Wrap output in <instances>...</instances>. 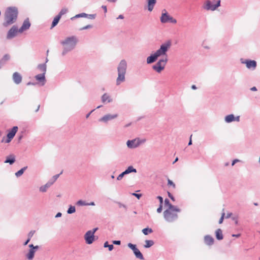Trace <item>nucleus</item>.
Listing matches in <instances>:
<instances>
[{"label":"nucleus","instance_id":"obj_1","mask_svg":"<svg viewBox=\"0 0 260 260\" xmlns=\"http://www.w3.org/2000/svg\"><path fill=\"white\" fill-rule=\"evenodd\" d=\"M18 14V11L16 7H10L7 8L5 13L3 26L7 27L15 23L17 20Z\"/></svg>","mask_w":260,"mask_h":260},{"label":"nucleus","instance_id":"obj_2","mask_svg":"<svg viewBox=\"0 0 260 260\" xmlns=\"http://www.w3.org/2000/svg\"><path fill=\"white\" fill-rule=\"evenodd\" d=\"M78 42V39L75 36L66 37L64 40L61 41L60 43L63 46L62 55L64 56L68 52L74 49Z\"/></svg>","mask_w":260,"mask_h":260},{"label":"nucleus","instance_id":"obj_3","mask_svg":"<svg viewBox=\"0 0 260 260\" xmlns=\"http://www.w3.org/2000/svg\"><path fill=\"white\" fill-rule=\"evenodd\" d=\"M127 64L125 59H122L117 67L118 77L116 83L117 85H119L122 82L125 80V74L126 72Z\"/></svg>","mask_w":260,"mask_h":260},{"label":"nucleus","instance_id":"obj_4","mask_svg":"<svg viewBox=\"0 0 260 260\" xmlns=\"http://www.w3.org/2000/svg\"><path fill=\"white\" fill-rule=\"evenodd\" d=\"M180 211V209L177 207L174 208L167 209L164 212V218L167 221L172 222L177 219L178 217L177 213Z\"/></svg>","mask_w":260,"mask_h":260},{"label":"nucleus","instance_id":"obj_5","mask_svg":"<svg viewBox=\"0 0 260 260\" xmlns=\"http://www.w3.org/2000/svg\"><path fill=\"white\" fill-rule=\"evenodd\" d=\"M171 46V41H168L165 43L162 44L160 45L159 49L156 50L154 53L155 55H156L157 58L161 56H166L165 57H167V52L170 48Z\"/></svg>","mask_w":260,"mask_h":260},{"label":"nucleus","instance_id":"obj_6","mask_svg":"<svg viewBox=\"0 0 260 260\" xmlns=\"http://www.w3.org/2000/svg\"><path fill=\"white\" fill-rule=\"evenodd\" d=\"M160 20L162 23L170 22L173 24H176L177 23V20L170 16L166 9H164L162 11Z\"/></svg>","mask_w":260,"mask_h":260},{"label":"nucleus","instance_id":"obj_7","mask_svg":"<svg viewBox=\"0 0 260 260\" xmlns=\"http://www.w3.org/2000/svg\"><path fill=\"white\" fill-rule=\"evenodd\" d=\"M168 61L167 57L159 59L158 62L153 66L152 69L157 73H160L164 69Z\"/></svg>","mask_w":260,"mask_h":260},{"label":"nucleus","instance_id":"obj_8","mask_svg":"<svg viewBox=\"0 0 260 260\" xmlns=\"http://www.w3.org/2000/svg\"><path fill=\"white\" fill-rule=\"evenodd\" d=\"M213 2L208 0L206 2L204 8L207 10L214 11L220 6V0H212Z\"/></svg>","mask_w":260,"mask_h":260},{"label":"nucleus","instance_id":"obj_9","mask_svg":"<svg viewBox=\"0 0 260 260\" xmlns=\"http://www.w3.org/2000/svg\"><path fill=\"white\" fill-rule=\"evenodd\" d=\"M145 140H140L139 138L135 139L132 140H128L126 145L129 148H136L138 147L141 143H144Z\"/></svg>","mask_w":260,"mask_h":260},{"label":"nucleus","instance_id":"obj_10","mask_svg":"<svg viewBox=\"0 0 260 260\" xmlns=\"http://www.w3.org/2000/svg\"><path fill=\"white\" fill-rule=\"evenodd\" d=\"M18 127L16 126H14L10 131H9L7 134V139L4 141L5 138L4 137L2 140V142H5L6 143H8L11 142L12 139L14 137L16 133L18 131Z\"/></svg>","mask_w":260,"mask_h":260},{"label":"nucleus","instance_id":"obj_11","mask_svg":"<svg viewBox=\"0 0 260 260\" xmlns=\"http://www.w3.org/2000/svg\"><path fill=\"white\" fill-rule=\"evenodd\" d=\"M19 32V29L16 25H13L8 31L7 35V39L11 40L15 37L17 33Z\"/></svg>","mask_w":260,"mask_h":260},{"label":"nucleus","instance_id":"obj_12","mask_svg":"<svg viewBox=\"0 0 260 260\" xmlns=\"http://www.w3.org/2000/svg\"><path fill=\"white\" fill-rule=\"evenodd\" d=\"M241 62L243 64H245L247 68L254 70L256 67V62L254 60L247 59L244 60L242 58L241 59Z\"/></svg>","mask_w":260,"mask_h":260},{"label":"nucleus","instance_id":"obj_13","mask_svg":"<svg viewBox=\"0 0 260 260\" xmlns=\"http://www.w3.org/2000/svg\"><path fill=\"white\" fill-rule=\"evenodd\" d=\"M118 117L117 114H106L99 119V121L100 122H103L107 123L109 121L114 119Z\"/></svg>","mask_w":260,"mask_h":260},{"label":"nucleus","instance_id":"obj_14","mask_svg":"<svg viewBox=\"0 0 260 260\" xmlns=\"http://www.w3.org/2000/svg\"><path fill=\"white\" fill-rule=\"evenodd\" d=\"M84 239L87 244H91L94 240V235L90 231H88L84 235Z\"/></svg>","mask_w":260,"mask_h":260},{"label":"nucleus","instance_id":"obj_15","mask_svg":"<svg viewBox=\"0 0 260 260\" xmlns=\"http://www.w3.org/2000/svg\"><path fill=\"white\" fill-rule=\"evenodd\" d=\"M30 26V23L29 21L28 18L26 19L23 22L22 25L19 29V32L22 33L24 31L27 30Z\"/></svg>","mask_w":260,"mask_h":260},{"label":"nucleus","instance_id":"obj_16","mask_svg":"<svg viewBox=\"0 0 260 260\" xmlns=\"http://www.w3.org/2000/svg\"><path fill=\"white\" fill-rule=\"evenodd\" d=\"M45 74L43 73L39 74L35 77L36 80L39 81L42 86L44 85L46 83Z\"/></svg>","mask_w":260,"mask_h":260},{"label":"nucleus","instance_id":"obj_17","mask_svg":"<svg viewBox=\"0 0 260 260\" xmlns=\"http://www.w3.org/2000/svg\"><path fill=\"white\" fill-rule=\"evenodd\" d=\"M12 78L14 82L16 84H20L22 79L21 75L18 72L14 73Z\"/></svg>","mask_w":260,"mask_h":260},{"label":"nucleus","instance_id":"obj_18","mask_svg":"<svg viewBox=\"0 0 260 260\" xmlns=\"http://www.w3.org/2000/svg\"><path fill=\"white\" fill-rule=\"evenodd\" d=\"M102 102L103 103H111L112 102V99L111 96L107 93H104L101 98Z\"/></svg>","mask_w":260,"mask_h":260},{"label":"nucleus","instance_id":"obj_19","mask_svg":"<svg viewBox=\"0 0 260 260\" xmlns=\"http://www.w3.org/2000/svg\"><path fill=\"white\" fill-rule=\"evenodd\" d=\"M204 242L208 245H212L214 243V239L210 235H206L204 237Z\"/></svg>","mask_w":260,"mask_h":260},{"label":"nucleus","instance_id":"obj_20","mask_svg":"<svg viewBox=\"0 0 260 260\" xmlns=\"http://www.w3.org/2000/svg\"><path fill=\"white\" fill-rule=\"evenodd\" d=\"M52 185V183L51 182V181H49L44 185L41 186L39 188V190L42 192H45Z\"/></svg>","mask_w":260,"mask_h":260},{"label":"nucleus","instance_id":"obj_21","mask_svg":"<svg viewBox=\"0 0 260 260\" xmlns=\"http://www.w3.org/2000/svg\"><path fill=\"white\" fill-rule=\"evenodd\" d=\"M148 4V10L149 11L151 12L154 7L156 3V0H146Z\"/></svg>","mask_w":260,"mask_h":260},{"label":"nucleus","instance_id":"obj_22","mask_svg":"<svg viewBox=\"0 0 260 260\" xmlns=\"http://www.w3.org/2000/svg\"><path fill=\"white\" fill-rule=\"evenodd\" d=\"M157 59V57L156 56V55H155V53H153L147 58V63L148 64L152 63L155 62Z\"/></svg>","mask_w":260,"mask_h":260},{"label":"nucleus","instance_id":"obj_23","mask_svg":"<svg viewBox=\"0 0 260 260\" xmlns=\"http://www.w3.org/2000/svg\"><path fill=\"white\" fill-rule=\"evenodd\" d=\"M37 69L43 74H46L47 71V66L46 63L43 64H39L37 66Z\"/></svg>","mask_w":260,"mask_h":260},{"label":"nucleus","instance_id":"obj_24","mask_svg":"<svg viewBox=\"0 0 260 260\" xmlns=\"http://www.w3.org/2000/svg\"><path fill=\"white\" fill-rule=\"evenodd\" d=\"M216 238L218 240H221L223 239V235H222V230L220 229H218L216 232Z\"/></svg>","mask_w":260,"mask_h":260},{"label":"nucleus","instance_id":"obj_25","mask_svg":"<svg viewBox=\"0 0 260 260\" xmlns=\"http://www.w3.org/2000/svg\"><path fill=\"white\" fill-rule=\"evenodd\" d=\"M224 120L226 123H231L234 121V115L232 114L228 115L225 117Z\"/></svg>","mask_w":260,"mask_h":260},{"label":"nucleus","instance_id":"obj_26","mask_svg":"<svg viewBox=\"0 0 260 260\" xmlns=\"http://www.w3.org/2000/svg\"><path fill=\"white\" fill-rule=\"evenodd\" d=\"M35 253V250L33 249H30L29 252L26 255V257L29 260L33 259Z\"/></svg>","mask_w":260,"mask_h":260},{"label":"nucleus","instance_id":"obj_27","mask_svg":"<svg viewBox=\"0 0 260 260\" xmlns=\"http://www.w3.org/2000/svg\"><path fill=\"white\" fill-rule=\"evenodd\" d=\"M134 253L137 258H139L141 260L144 259L143 254L138 248L136 250H135V251L134 252Z\"/></svg>","mask_w":260,"mask_h":260},{"label":"nucleus","instance_id":"obj_28","mask_svg":"<svg viewBox=\"0 0 260 260\" xmlns=\"http://www.w3.org/2000/svg\"><path fill=\"white\" fill-rule=\"evenodd\" d=\"M15 161V158L14 156L11 155L7 157L5 161V163H9L10 165L13 164Z\"/></svg>","mask_w":260,"mask_h":260},{"label":"nucleus","instance_id":"obj_29","mask_svg":"<svg viewBox=\"0 0 260 260\" xmlns=\"http://www.w3.org/2000/svg\"><path fill=\"white\" fill-rule=\"evenodd\" d=\"M27 166L22 168L20 170L15 173V176L17 177H20L23 174L24 172L27 169Z\"/></svg>","mask_w":260,"mask_h":260},{"label":"nucleus","instance_id":"obj_30","mask_svg":"<svg viewBox=\"0 0 260 260\" xmlns=\"http://www.w3.org/2000/svg\"><path fill=\"white\" fill-rule=\"evenodd\" d=\"M125 172L127 174H128L131 173H137V170L132 166H130L125 170Z\"/></svg>","mask_w":260,"mask_h":260},{"label":"nucleus","instance_id":"obj_31","mask_svg":"<svg viewBox=\"0 0 260 260\" xmlns=\"http://www.w3.org/2000/svg\"><path fill=\"white\" fill-rule=\"evenodd\" d=\"M60 19V16L58 15H57L53 19L52 25H51V28L55 27L58 23L59 20Z\"/></svg>","mask_w":260,"mask_h":260},{"label":"nucleus","instance_id":"obj_32","mask_svg":"<svg viewBox=\"0 0 260 260\" xmlns=\"http://www.w3.org/2000/svg\"><path fill=\"white\" fill-rule=\"evenodd\" d=\"M154 244L153 240H147L145 241V245H144L145 248H149Z\"/></svg>","mask_w":260,"mask_h":260},{"label":"nucleus","instance_id":"obj_33","mask_svg":"<svg viewBox=\"0 0 260 260\" xmlns=\"http://www.w3.org/2000/svg\"><path fill=\"white\" fill-rule=\"evenodd\" d=\"M87 16V14L85 13H82L78 14L76 15L75 16L71 18V20H74L75 18L85 17Z\"/></svg>","mask_w":260,"mask_h":260},{"label":"nucleus","instance_id":"obj_34","mask_svg":"<svg viewBox=\"0 0 260 260\" xmlns=\"http://www.w3.org/2000/svg\"><path fill=\"white\" fill-rule=\"evenodd\" d=\"M75 211H76L75 207L74 206L70 205L67 210V213L69 214H71L72 213H75Z\"/></svg>","mask_w":260,"mask_h":260},{"label":"nucleus","instance_id":"obj_35","mask_svg":"<svg viewBox=\"0 0 260 260\" xmlns=\"http://www.w3.org/2000/svg\"><path fill=\"white\" fill-rule=\"evenodd\" d=\"M165 205H166V206H167L168 207V209L174 208V207H176V206H174L172 204H171L170 203V201H169V199H166L165 200Z\"/></svg>","mask_w":260,"mask_h":260},{"label":"nucleus","instance_id":"obj_36","mask_svg":"<svg viewBox=\"0 0 260 260\" xmlns=\"http://www.w3.org/2000/svg\"><path fill=\"white\" fill-rule=\"evenodd\" d=\"M142 232L145 235H147L149 233L153 232V230L151 228H147L142 230Z\"/></svg>","mask_w":260,"mask_h":260},{"label":"nucleus","instance_id":"obj_37","mask_svg":"<svg viewBox=\"0 0 260 260\" xmlns=\"http://www.w3.org/2000/svg\"><path fill=\"white\" fill-rule=\"evenodd\" d=\"M10 59V56L8 54H5L1 59V62L5 63Z\"/></svg>","mask_w":260,"mask_h":260},{"label":"nucleus","instance_id":"obj_38","mask_svg":"<svg viewBox=\"0 0 260 260\" xmlns=\"http://www.w3.org/2000/svg\"><path fill=\"white\" fill-rule=\"evenodd\" d=\"M104 247H108V249H109V251H112L114 248V246L112 244H111V245H109L108 244V242L107 241L104 244Z\"/></svg>","mask_w":260,"mask_h":260},{"label":"nucleus","instance_id":"obj_39","mask_svg":"<svg viewBox=\"0 0 260 260\" xmlns=\"http://www.w3.org/2000/svg\"><path fill=\"white\" fill-rule=\"evenodd\" d=\"M62 173V171H61L60 174H56L53 176L52 178L50 180V181H51V182L52 183V184L57 179V178L59 177V175L60 174H61Z\"/></svg>","mask_w":260,"mask_h":260},{"label":"nucleus","instance_id":"obj_40","mask_svg":"<svg viewBox=\"0 0 260 260\" xmlns=\"http://www.w3.org/2000/svg\"><path fill=\"white\" fill-rule=\"evenodd\" d=\"M76 205L78 206H87V203L82 200H79L77 202Z\"/></svg>","mask_w":260,"mask_h":260},{"label":"nucleus","instance_id":"obj_41","mask_svg":"<svg viewBox=\"0 0 260 260\" xmlns=\"http://www.w3.org/2000/svg\"><path fill=\"white\" fill-rule=\"evenodd\" d=\"M127 246L129 248H131L133 251V252L135 251V250L137 249L136 245L133 244L131 243H128L127 244Z\"/></svg>","mask_w":260,"mask_h":260},{"label":"nucleus","instance_id":"obj_42","mask_svg":"<svg viewBox=\"0 0 260 260\" xmlns=\"http://www.w3.org/2000/svg\"><path fill=\"white\" fill-rule=\"evenodd\" d=\"M125 175H127V174L126 173V172L124 171V172H123L122 173L120 174L117 176V180H118V181L121 180L122 179V178L124 177V176Z\"/></svg>","mask_w":260,"mask_h":260},{"label":"nucleus","instance_id":"obj_43","mask_svg":"<svg viewBox=\"0 0 260 260\" xmlns=\"http://www.w3.org/2000/svg\"><path fill=\"white\" fill-rule=\"evenodd\" d=\"M67 11H68V10L67 9H62L57 15L60 16V17L61 18L62 15L65 14L67 12Z\"/></svg>","mask_w":260,"mask_h":260},{"label":"nucleus","instance_id":"obj_44","mask_svg":"<svg viewBox=\"0 0 260 260\" xmlns=\"http://www.w3.org/2000/svg\"><path fill=\"white\" fill-rule=\"evenodd\" d=\"M96 17V14H87V16L86 17V18H87L88 19H95Z\"/></svg>","mask_w":260,"mask_h":260},{"label":"nucleus","instance_id":"obj_45","mask_svg":"<svg viewBox=\"0 0 260 260\" xmlns=\"http://www.w3.org/2000/svg\"><path fill=\"white\" fill-rule=\"evenodd\" d=\"M168 184L172 186V187L175 188L176 187V185L175 183L171 180L168 179Z\"/></svg>","mask_w":260,"mask_h":260},{"label":"nucleus","instance_id":"obj_46","mask_svg":"<svg viewBox=\"0 0 260 260\" xmlns=\"http://www.w3.org/2000/svg\"><path fill=\"white\" fill-rule=\"evenodd\" d=\"M92 27V26L91 25H87L86 26H84L81 28H80V30H85V29H89V28H91Z\"/></svg>","mask_w":260,"mask_h":260},{"label":"nucleus","instance_id":"obj_47","mask_svg":"<svg viewBox=\"0 0 260 260\" xmlns=\"http://www.w3.org/2000/svg\"><path fill=\"white\" fill-rule=\"evenodd\" d=\"M117 204H118V206L119 208H121V207H123L125 209H126V205L122 204L120 202H117Z\"/></svg>","mask_w":260,"mask_h":260},{"label":"nucleus","instance_id":"obj_48","mask_svg":"<svg viewBox=\"0 0 260 260\" xmlns=\"http://www.w3.org/2000/svg\"><path fill=\"white\" fill-rule=\"evenodd\" d=\"M35 233L34 231H31L28 234V239H31Z\"/></svg>","mask_w":260,"mask_h":260},{"label":"nucleus","instance_id":"obj_49","mask_svg":"<svg viewBox=\"0 0 260 260\" xmlns=\"http://www.w3.org/2000/svg\"><path fill=\"white\" fill-rule=\"evenodd\" d=\"M224 215H225L224 213V212L222 213L221 217V218H220V219L219 220V224H221V223H222Z\"/></svg>","mask_w":260,"mask_h":260},{"label":"nucleus","instance_id":"obj_50","mask_svg":"<svg viewBox=\"0 0 260 260\" xmlns=\"http://www.w3.org/2000/svg\"><path fill=\"white\" fill-rule=\"evenodd\" d=\"M132 195L136 197L138 199H139L142 197L141 194H138L136 193H132Z\"/></svg>","mask_w":260,"mask_h":260},{"label":"nucleus","instance_id":"obj_51","mask_svg":"<svg viewBox=\"0 0 260 260\" xmlns=\"http://www.w3.org/2000/svg\"><path fill=\"white\" fill-rule=\"evenodd\" d=\"M157 199H158L160 205H162L163 203V198L161 196H157Z\"/></svg>","mask_w":260,"mask_h":260},{"label":"nucleus","instance_id":"obj_52","mask_svg":"<svg viewBox=\"0 0 260 260\" xmlns=\"http://www.w3.org/2000/svg\"><path fill=\"white\" fill-rule=\"evenodd\" d=\"M168 196L173 201H175V198L173 196V195L169 192H168Z\"/></svg>","mask_w":260,"mask_h":260},{"label":"nucleus","instance_id":"obj_53","mask_svg":"<svg viewBox=\"0 0 260 260\" xmlns=\"http://www.w3.org/2000/svg\"><path fill=\"white\" fill-rule=\"evenodd\" d=\"M162 205H159V207L157 209V212L160 213L162 211Z\"/></svg>","mask_w":260,"mask_h":260},{"label":"nucleus","instance_id":"obj_54","mask_svg":"<svg viewBox=\"0 0 260 260\" xmlns=\"http://www.w3.org/2000/svg\"><path fill=\"white\" fill-rule=\"evenodd\" d=\"M113 243L115 245H120L121 243V242L119 240H115V241H113Z\"/></svg>","mask_w":260,"mask_h":260},{"label":"nucleus","instance_id":"obj_55","mask_svg":"<svg viewBox=\"0 0 260 260\" xmlns=\"http://www.w3.org/2000/svg\"><path fill=\"white\" fill-rule=\"evenodd\" d=\"M98 230V228H95L93 229L92 230H89V231H90L91 233H92L93 235H94V233L96 232V231Z\"/></svg>","mask_w":260,"mask_h":260},{"label":"nucleus","instance_id":"obj_56","mask_svg":"<svg viewBox=\"0 0 260 260\" xmlns=\"http://www.w3.org/2000/svg\"><path fill=\"white\" fill-rule=\"evenodd\" d=\"M240 160L238 159H234L232 163V166H233L236 162H239Z\"/></svg>","mask_w":260,"mask_h":260},{"label":"nucleus","instance_id":"obj_57","mask_svg":"<svg viewBox=\"0 0 260 260\" xmlns=\"http://www.w3.org/2000/svg\"><path fill=\"white\" fill-rule=\"evenodd\" d=\"M240 121V116H234V121L239 122Z\"/></svg>","mask_w":260,"mask_h":260},{"label":"nucleus","instance_id":"obj_58","mask_svg":"<svg viewBox=\"0 0 260 260\" xmlns=\"http://www.w3.org/2000/svg\"><path fill=\"white\" fill-rule=\"evenodd\" d=\"M95 204L93 202L90 203H87V206H94Z\"/></svg>","mask_w":260,"mask_h":260},{"label":"nucleus","instance_id":"obj_59","mask_svg":"<svg viewBox=\"0 0 260 260\" xmlns=\"http://www.w3.org/2000/svg\"><path fill=\"white\" fill-rule=\"evenodd\" d=\"M62 214L60 212H58L55 215V218L60 217L61 216Z\"/></svg>","mask_w":260,"mask_h":260},{"label":"nucleus","instance_id":"obj_60","mask_svg":"<svg viewBox=\"0 0 260 260\" xmlns=\"http://www.w3.org/2000/svg\"><path fill=\"white\" fill-rule=\"evenodd\" d=\"M102 8L104 9L105 13L107 12V7L106 6H102Z\"/></svg>","mask_w":260,"mask_h":260},{"label":"nucleus","instance_id":"obj_61","mask_svg":"<svg viewBox=\"0 0 260 260\" xmlns=\"http://www.w3.org/2000/svg\"><path fill=\"white\" fill-rule=\"evenodd\" d=\"M191 137H192V135H191L190 137V140H189V141L188 144V146L191 145L192 144Z\"/></svg>","mask_w":260,"mask_h":260},{"label":"nucleus","instance_id":"obj_62","mask_svg":"<svg viewBox=\"0 0 260 260\" xmlns=\"http://www.w3.org/2000/svg\"><path fill=\"white\" fill-rule=\"evenodd\" d=\"M232 236L238 238V237H239L240 236V234H233Z\"/></svg>","mask_w":260,"mask_h":260},{"label":"nucleus","instance_id":"obj_63","mask_svg":"<svg viewBox=\"0 0 260 260\" xmlns=\"http://www.w3.org/2000/svg\"><path fill=\"white\" fill-rule=\"evenodd\" d=\"M30 240V239H28H28H27V240L24 242V245H27V244H28V243L29 242Z\"/></svg>","mask_w":260,"mask_h":260},{"label":"nucleus","instance_id":"obj_64","mask_svg":"<svg viewBox=\"0 0 260 260\" xmlns=\"http://www.w3.org/2000/svg\"><path fill=\"white\" fill-rule=\"evenodd\" d=\"M124 18V16L123 15H119V16L118 17V18L117 19H123Z\"/></svg>","mask_w":260,"mask_h":260}]
</instances>
